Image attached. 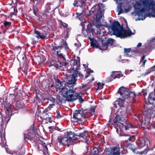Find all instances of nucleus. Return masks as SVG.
Listing matches in <instances>:
<instances>
[{
    "label": "nucleus",
    "mask_w": 155,
    "mask_h": 155,
    "mask_svg": "<svg viewBox=\"0 0 155 155\" xmlns=\"http://www.w3.org/2000/svg\"><path fill=\"white\" fill-rule=\"evenodd\" d=\"M56 82L57 83L56 87V91L64 97L67 101L73 102L78 99L80 103L83 102L84 100L81 96L79 94L75 93L76 89L73 87L67 85L63 88L62 85L63 83L61 82L59 79Z\"/></svg>",
    "instance_id": "f257e3e1"
},
{
    "label": "nucleus",
    "mask_w": 155,
    "mask_h": 155,
    "mask_svg": "<svg viewBox=\"0 0 155 155\" xmlns=\"http://www.w3.org/2000/svg\"><path fill=\"white\" fill-rule=\"evenodd\" d=\"M118 93L120 94V97L116 102L120 107L127 106L136 96L134 92L130 91L128 89L123 87L119 89Z\"/></svg>",
    "instance_id": "f03ea898"
},
{
    "label": "nucleus",
    "mask_w": 155,
    "mask_h": 155,
    "mask_svg": "<svg viewBox=\"0 0 155 155\" xmlns=\"http://www.w3.org/2000/svg\"><path fill=\"white\" fill-rule=\"evenodd\" d=\"M126 114L125 110L120 108L116 113V116L113 121L115 124H118L121 127L122 129L126 130L133 127L131 123L127 121Z\"/></svg>",
    "instance_id": "7ed1b4c3"
},
{
    "label": "nucleus",
    "mask_w": 155,
    "mask_h": 155,
    "mask_svg": "<svg viewBox=\"0 0 155 155\" xmlns=\"http://www.w3.org/2000/svg\"><path fill=\"white\" fill-rule=\"evenodd\" d=\"M91 11L95 13L93 16V18L94 20H95L97 25H96L97 33L100 34L101 32V30L100 27L102 25L101 23L104 18V11L102 4H98L94 6L91 8Z\"/></svg>",
    "instance_id": "20e7f679"
},
{
    "label": "nucleus",
    "mask_w": 155,
    "mask_h": 155,
    "mask_svg": "<svg viewBox=\"0 0 155 155\" xmlns=\"http://www.w3.org/2000/svg\"><path fill=\"white\" fill-rule=\"evenodd\" d=\"M5 110L6 114L8 116L3 117L2 119L0 118V128H2L0 131V137L2 144V147H5L6 145L5 128L6 127V125L10 120V116L12 114L11 109L9 107H6Z\"/></svg>",
    "instance_id": "39448f33"
},
{
    "label": "nucleus",
    "mask_w": 155,
    "mask_h": 155,
    "mask_svg": "<svg viewBox=\"0 0 155 155\" xmlns=\"http://www.w3.org/2000/svg\"><path fill=\"white\" fill-rule=\"evenodd\" d=\"M111 27L114 35L117 37L124 38L133 34L130 30L124 29L118 21H114Z\"/></svg>",
    "instance_id": "423d86ee"
},
{
    "label": "nucleus",
    "mask_w": 155,
    "mask_h": 155,
    "mask_svg": "<svg viewBox=\"0 0 155 155\" xmlns=\"http://www.w3.org/2000/svg\"><path fill=\"white\" fill-rule=\"evenodd\" d=\"M90 113L87 110L80 109L76 110L73 114L72 117V121L75 123L82 124V121L83 120H86L88 118V115H90Z\"/></svg>",
    "instance_id": "0eeeda50"
},
{
    "label": "nucleus",
    "mask_w": 155,
    "mask_h": 155,
    "mask_svg": "<svg viewBox=\"0 0 155 155\" xmlns=\"http://www.w3.org/2000/svg\"><path fill=\"white\" fill-rule=\"evenodd\" d=\"M80 58L78 57L74 60L71 61V68L70 70L71 72H74V73H77L78 76H79L80 78H83V75L78 71L80 67Z\"/></svg>",
    "instance_id": "6e6552de"
},
{
    "label": "nucleus",
    "mask_w": 155,
    "mask_h": 155,
    "mask_svg": "<svg viewBox=\"0 0 155 155\" xmlns=\"http://www.w3.org/2000/svg\"><path fill=\"white\" fill-rule=\"evenodd\" d=\"M87 23L84 20L81 23L82 27V32L84 36L87 35L89 32H91L93 34L95 32L94 30L92 28L91 25V24H88L87 25Z\"/></svg>",
    "instance_id": "1a4fd4ad"
},
{
    "label": "nucleus",
    "mask_w": 155,
    "mask_h": 155,
    "mask_svg": "<svg viewBox=\"0 0 155 155\" xmlns=\"http://www.w3.org/2000/svg\"><path fill=\"white\" fill-rule=\"evenodd\" d=\"M33 35L34 36L37 38L38 39H44L48 38L47 36L48 33L45 31H43V30L38 31L35 30Z\"/></svg>",
    "instance_id": "9d476101"
},
{
    "label": "nucleus",
    "mask_w": 155,
    "mask_h": 155,
    "mask_svg": "<svg viewBox=\"0 0 155 155\" xmlns=\"http://www.w3.org/2000/svg\"><path fill=\"white\" fill-rule=\"evenodd\" d=\"M73 72V73L72 74V77L71 78V79L69 80L66 84L64 82H61H61L63 83L62 85L63 88L65 87L67 85L73 87L72 85H71V84H73L75 83L76 81V78L78 77V74L77 73H74V72Z\"/></svg>",
    "instance_id": "9b49d317"
},
{
    "label": "nucleus",
    "mask_w": 155,
    "mask_h": 155,
    "mask_svg": "<svg viewBox=\"0 0 155 155\" xmlns=\"http://www.w3.org/2000/svg\"><path fill=\"white\" fill-rule=\"evenodd\" d=\"M144 7H149L152 11L155 10V3L153 0H144L142 2Z\"/></svg>",
    "instance_id": "f8f14e48"
},
{
    "label": "nucleus",
    "mask_w": 155,
    "mask_h": 155,
    "mask_svg": "<svg viewBox=\"0 0 155 155\" xmlns=\"http://www.w3.org/2000/svg\"><path fill=\"white\" fill-rule=\"evenodd\" d=\"M72 140L71 137L70 135H67L63 137L58 139V142L64 145H68Z\"/></svg>",
    "instance_id": "ddd939ff"
},
{
    "label": "nucleus",
    "mask_w": 155,
    "mask_h": 155,
    "mask_svg": "<svg viewBox=\"0 0 155 155\" xmlns=\"http://www.w3.org/2000/svg\"><path fill=\"white\" fill-rule=\"evenodd\" d=\"M145 11V9L144 8H143L141 9L138 8L137 10L136 13L138 17L137 19H136V21L144 20L146 17L145 16H143V13Z\"/></svg>",
    "instance_id": "4468645a"
},
{
    "label": "nucleus",
    "mask_w": 155,
    "mask_h": 155,
    "mask_svg": "<svg viewBox=\"0 0 155 155\" xmlns=\"http://www.w3.org/2000/svg\"><path fill=\"white\" fill-rule=\"evenodd\" d=\"M149 143V141L148 140H145L142 139V140H138L136 142V143L138 145V148H141L143 147L146 146L147 145L146 148H147V143Z\"/></svg>",
    "instance_id": "2eb2a0df"
},
{
    "label": "nucleus",
    "mask_w": 155,
    "mask_h": 155,
    "mask_svg": "<svg viewBox=\"0 0 155 155\" xmlns=\"http://www.w3.org/2000/svg\"><path fill=\"white\" fill-rule=\"evenodd\" d=\"M124 54L127 56L129 57L133 56L132 55V53H141V52L138 50H134L133 51H131V48H124Z\"/></svg>",
    "instance_id": "dca6fc26"
},
{
    "label": "nucleus",
    "mask_w": 155,
    "mask_h": 155,
    "mask_svg": "<svg viewBox=\"0 0 155 155\" xmlns=\"http://www.w3.org/2000/svg\"><path fill=\"white\" fill-rule=\"evenodd\" d=\"M25 139H30L31 138H33L35 137V133L33 128H31L28 131L27 134H25Z\"/></svg>",
    "instance_id": "f3484780"
},
{
    "label": "nucleus",
    "mask_w": 155,
    "mask_h": 155,
    "mask_svg": "<svg viewBox=\"0 0 155 155\" xmlns=\"http://www.w3.org/2000/svg\"><path fill=\"white\" fill-rule=\"evenodd\" d=\"M51 46L52 47V50L54 52L56 53V51L57 50H61V48H62V46L61 45L56 46L55 44H52L51 45Z\"/></svg>",
    "instance_id": "a211bd4d"
},
{
    "label": "nucleus",
    "mask_w": 155,
    "mask_h": 155,
    "mask_svg": "<svg viewBox=\"0 0 155 155\" xmlns=\"http://www.w3.org/2000/svg\"><path fill=\"white\" fill-rule=\"evenodd\" d=\"M44 117L46 119L48 120L50 123H51L52 120H51V114L49 112H48L47 113L44 114Z\"/></svg>",
    "instance_id": "6ab92c4d"
},
{
    "label": "nucleus",
    "mask_w": 155,
    "mask_h": 155,
    "mask_svg": "<svg viewBox=\"0 0 155 155\" xmlns=\"http://www.w3.org/2000/svg\"><path fill=\"white\" fill-rule=\"evenodd\" d=\"M154 40H155V38H153L152 39L147 41V43L145 44V47L147 48L150 50L153 48L151 46H150V44L151 43L153 42Z\"/></svg>",
    "instance_id": "aec40b11"
},
{
    "label": "nucleus",
    "mask_w": 155,
    "mask_h": 155,
    "mask_svg": "<svg viewBox=\"0 0 155 155\" xmlns=\"http://www.w3.org/2000/svg\"><path fill=\"white\" fill-rule=\"evenodd\" d=\"M88 135V132L87 131H84L83 133H80L79 135L75 134L76 136H79L86 139Z\"/></svg>",
    "instance_id": "412c9836"
},
{
    "label": "nucleus",
    "mask_w": 155,
    "mask_h": 155,
    "mask_svg": "<svg viewBox=\"0 0 155 155\" xmlns=\"http://www.w3.org/2000/svg\"><path fill=\"white\" fill-rule=\"evenodd\" d=\"M54 105V103L50 104L48 107L43 110V113L44 114L47 113L48 112V111H49Z\"/></svg>",
    "instance_id": "4be33fe9"
},
{
    "label": "nucleus",
    "mask_w": 155,
    "mask_h": 155,
    "mask_svg": "<svg viewBox=\"0 0 155 155\" xmlns=\"http://www.w3.org/2000/svg\"><path fill=\"white\" fill-rule=\"evenodd\" d=\"M114 40L112 38H109L108 39L107 41H106V45L107 47V46L111 45V46L114 44Z\"/></svg>",
    "instance_id": "5701e85b"
},
{
    "label": "nucleus",
    "mask_w": 155,
    "mask_h": 155,
    "mask_svg": "<svg viewBox=\"0 0 155 155\" xmlns=\"http://www.w3.org/2000/svg\"><path fill=\"white\" fill-rule=\"evenodd\" d=\"M149 114H151L153 117L155 116V107L152 108L151 110H149L148 111Z\"/></svg>",
    "instance_id": "b1692460"
},
{
    "label": "nucleus",
    "mask_w": 155,
    "mask_h": 155,
    "mask_svg": "<svg viewBox=\"0 0 155 155\" xmlns=\"http://www.w3.org/2000/svg\"><path fill=\"white\" fill-rule=\"evenodd\" d=\"M11 24V22L10 21H5L3 23L4 26L6 28L9 27Z\"/></svg>",
    "instance_id": "393cba45"
},
{
    "label": "nucleus",
    "mask_w": 155,
    "mask_h": 155,
    "mask_svg": "<svg viewBox=\"0 0 155 155\" xmlns=\"http://www.w3.org/2000/svg\"><path fill=\"white\" fill-rule=\"evenodd\" d=\"M54 116L57 118H59L61 117L62 116L60 115V113L59 111L56 110V112L54 113Z\"/></svg>",
    "instance_id": "a878e982"
},
{
    "label": "nucleus",
    "mask_w": 155,
    "mask_h": 155,
    "mask_svg": "<svg viewBox=\"0 0 155 155\" xmlns=\"http://www.w3.org/2000/svg\"><path fill=\"white\" fill-rule=\"evenodd\" d=\"M9 153L12 155H21V154L19 152L16 151H10Z\"/></svg>",
    "instance_id": "bb28decb"
},
{
    "label": "nucleus",
    "mask_w": 155,
    "mask_h": 155,
    "mask_svg": "<svg viewBox=\"0 0 155 155\" xmlns=\"http://www.w3.org/2000/svg\"><path fill=\"white\" fill-rule=\"evenodd\" d=\"M14 107H15V110H17L21 107L19 102H17L15 104V106H14Z\"/></svg>",
    "instance_id": "cd10ccee"
},
{
    "label": "nucleus",
    "mask_w": 155,
    "mask_h": 155,
    "mask_svg": "<svg viewBox=\"0 0 155 155\" xmlns=\"http://www.w3.org/2000/svg\"><path fill=\"white\" fill-rule=\"evenodd\" d=\"M145 56H143L142 58H141V59L140 60V62H142V61L143 62L142 64V65L143 67H144L145 66V64L147 61V60H144V59H145Z\"/></svg>",
    "instance_id": "c85d7f7f"
},
{
    "label": "nucleus",
    "mask_w": 155,
    "mask_h": 155,
    "mask_svg": "<svg viewBox=\"0 0 155 155\" xmlns=\"http://www.w3.org/2000/svg\"><path fill=\"white\" fill-rule=\"evenodd\" d=\"M60 52L61 51L60 50H57V51H56L57 55L60 58H64V57L63 56L62 54L61 53H60Z\"/></svg>",
    "instance_id": "c756f323"
},
{
    "label": "nucleus",
    "mask_w": 155,
    "mask_h": 155,
    "mask_svg": "<svg viewBox=\"0 0 155 155\" xmlns=\"http://www.w3.org/2000/svg\"><path fill=\"white\" fill-rule=\"evenodd\" d=\"M117 73V72L116 71H114L112 72V74L110 75V77L111 78L114 79H115V76H116Z\"/></svg>",
    "instance_id": "7c9ffc66"
},
{
    "label": "nucleus",
    "mask_w": 155,
    "mask_h": 155,
    "mask_svg": "<svg viewBox=\"0 0 155 155\" xmlns=\"http://www.w3.org/2000/svg\"><path fill=\"white\" fill-rule=\"evenodd\" d=\"M91 44L92 46L95 47L96 48L98 47V44H97L95 41H93V42H91Z\"/></svg>",
    "instance_id": "2f4dec72"
},
{
    "label": "nucleus",
    "mask_w": 155,
    "mask_h": 155,
    "mask_svg": "<svg viewBox=\"0 0 155 155\" xmlns=\"http://www.w3.org/2000/svg\"><path fill=\"white\" fill-rule=\"evenodd\" d=\"M104 84L103 83H101L99 82L97 84V85L98 86V88L100 89H102L103 88V87L104 85Z\"/></svg>",
    "instance_id": "473e14b6"
},
{
    "label": "nucleus",
    "mask_w": 155,
    "mask_h": 155,
    "mask_svg": "<svg viewBox=\"0 0 155 155\" xmlns=\"http://www.w3.org/2000/svg\"><path fill=\"white\" fill-rule=\"evenodd\" d=\"M51 5V3L49 2H48L46 4L45 8L46 9H47V10L49 11L51 9L50 7V6Z\"/></svg>",
    "instance_id": "72a5a7b5"
},
{
    "label": "nucleus",
    "mask_w": 155,
    "mask_h": 155,
    "mask_svg": "<svg viewBox=\"0 0 155 155\" xmlns=\"http://www.w3.org/2000/svg\"><path fill=\"white\" fill-rule=\"evenodd\" d=\"M120 152L117 151L113 152V153H110V154H108V155H120Z\"/></svg>",
    "instance_id": "f704fd0d"
},
{
    "label": "nucleus",
    "mask_w": 155,
    "mask_h": 155,
    "mask_svg": "<svg viewBox=\"0 0 155 155\" xmlns=\"http://www.w3.org/2000/svg\"><path fill=\"white\" fill-rule=\"evenodd\" d=\"M148 150L147 149H145L143 151L140 152H139V154H146L147 153Z\"/></svg>",
    "instance_id": "c9c22d12"
},
{
    "label": "nucleus",
    "mask_w": 155,
    "mask_h": 155,
    "mask_svg": "<svg viewBox=\"0 0 155 155\" xmlns=\"http://www.w3.org/2000/svg\"><path fill=\"white\" fill-rule=\"evenodd\" d=\"M90 111L91 112H89L90 113V114H89L90 115H88L87 116V117H88V118L89 117V116H90L92 115L93 114L92 113H93V114H94V112L95 111V110L94 108H93L91 110H90Z\"/></svg>",
    "instance_id": "e433bc0d"
},
{
    "label": "nucleus",
    "mask_w": 155,
    "mask_h": 155,
    "mask_svg": "<svg viewBox=\"0 0 155 155\" xmlns=\"http://www.w3.org/2000/svg\"><path fill=\"white\" fill-rule=\"evenodd\" d=\"M48 100L51 102L53 103H54L55 101V99L52 97L49 98Z\"/></svg>",
    "instance_id": "4c0bfd02"
},
{
    "label": "nucleus",
    "mask_w": 155,
    "mask_h": 155,
    "mask_svg": "<svg viewBox=\"0 0 155 155\" xmlns=\"http://www.w3.org/2000/svg\"><path fill=\"white\" fill-rule=\"evenodd\" d=\"M118 15H119L120 14H121L122 12V8L120 7L119 8H118Z\"/></svg>",
    "instance_id": "58836bf2"
},
{
    "label": "nucleus",
    "mask_w": 155,
    "mask_h": 155,
    "mask_svg": "<svg viewBox=\"0 0 155 155\" xmlns=\"http://www.w3.org/2000/svg\"><path fill=\"white\" fill-rule=\"evenodd\" d=\"M117 149V147H111L110 148V150H113L114 151H115Z\"/></svg>",
    "instance_id": "ea45409f"
},
{
    "label": "nucleus",
    "mask_w": 155,
    "mask_h": 155,
    "mask_svg": "<svg viewBox=\"0 0 155 155\" xmlns=\"http://www.w3.org/2000/svg\"><path fill=\"white\" fill-rule=\"evenodd\" d=\"M121 76H122L121 74H117V73L116 76L115 77V79L116 78H119Z\"/></svg>",
    "instance_id": "a19ab883"
},
{
    "label": "nucleus",
    "mask_w": 155,
    "mask_h": 155,
    "mask_svg": "<svg viewBox=\"0 0 155 155\" xmlns=\"http://www.w3.org/2000/svg\"><path fill=\"white\" fill-rule=\"evenodd\" d=\"M152 94H150L149 96L148 97V100L149 101H150L151 100H152V97H151ZM152 99L153 100H154L153 98Z\"/></svg>",
    "instance_id": "79ce46f5"
},
{
    "label": "nucleus",
    "mask_w": 155,
    "mask_h": 155,
    "mask_svg": "<svg viewBox=\"0 0 155 155\" xmlns=\"http://www.w3.org/2000/svg\"><path fill=\"white\" fill-rule=\"evenodd\" d=\"M62 25L65 27V28H67L68 26V25L65 23H64V22H62Z\"/></svg>",
    "instance_id": "37998d69"
},
{
    "label": "nucleus",
    "mask_w": 155,
    "mask_h": 155,
    "mask_svg": "<svg viewBox=\"0 0 155 155\" xmlns=\"http://www.w3.org/2000/svg\"><path fill=\"white\" fill-rule=\"evenodd\" d=\"M136 5L137 6H141L142 4L140 2H137L136 3Z\"/></svg>",
    "instance_id": "c03bdc74"
},
{
    "label": "nucleus",
    "mask_w": 155,
    "mask_h": 155,
    "mask_svg": "<svg viewBox=\"0 0 155 155\" xmlns=\"http://www.w3.org/2000/svg\"><path fill=\"white\" fill-rule=\"evenodd\" d=\"M95 154H97L98 153V150L96 148L95 149Z\"/></svg>",
    "instance_id": "a18cd8bd"
},
{
    "label": "nucleus",
    "mask_w": 155,
    "mask_h": 155,
    "mask_svg": "<svg viewBox=\"0 0 155 155\" xmlns=\"http://www.w3.org/2000/svg\"><path fill=\"white\" fill-rule=\"evenodd\" d=\"M151 15L153 17H155V11L151 13Z\"/></svg>",
    "instance_id": "49530a36"
},
{
    "label": "nucleus",
    "mask_w": 155,
    "mask_h": 155,
    "mask_svg": "<svg viewBox=\"0 0 155 155\" xmlns=\"http://www.w3.org/2000/svg\"><path fill=\"white\" fill-rule=\"evenodd\" d=\"M134 136H132V137H130L129 136V137L128 138V140H129V141H131V139L132 137H134Z\"/></svg>",
    "instance_id": "de8ad7c7"
},
{
    "label": "nucleus",
    "mask_w": 155,
    "mask_h": 155,
    "mask_svg": "<svg viewBox=\"0 0 155 155\" xmlns=\"http://www.w3.org/2000/svg\"><path fill=\"white\" fill-rule=\"evenodd\" d=\"M141 45H142L141 43L140 42V43H138V44H137V47H139L141 46Z\"/></svg>",
    "instance_id": "09e8293b"
},
{
    "label": "nucleus",
    "mask_w": 155,
    "mask_h": 155,
    "mask_svg": "<svg viewBox=\"0 0 155 155\" xmlns=\"http://www.w3.org/2000/svg\"><path fill=\"white\" fill-rule=\"evenodd\" d=\"M63 43H64V44L66 45V47H65V49H68L69 48H68V47H67V46L66 43L65 42H63Z\"/></svg>",
    "instance_id": "8fccbe9b"
},
{
    "label": "nucleus",
    "mask_w": 155,
    "mask_h": 155,
    "mask_svg": "<svg viewBox=\"0 0 155 155\" xmlns=\"http://www.w3.org/2000/svg\"><path fill=\"white\" fill-rule=\"evenodd\" d=\"M143 95H144V96H146L147 95V92H146V91H145V92H143Z\"/></svg>",
    "instance_id": "3c124183"
},
{
    "label": "nucleus",
    "mask_w": 155,
    "mask_h": 155,
    "mask_svg": "<svg viewBox=\"0 0 155 155\" xmlns=\"http://www.w3.org/2000/svg\"><path fill=\"white\" fill-rule=\"evenodd\" d=\"M109 149H107V148H106V150H105V151L106 152H108L109 150H108Z\"/></svg>",
    "instance_id": "603ef678"
},
{
    "label": "nucleus",
    "mask_w": 155,
    "mask_h": 155,
    "mask_svg": "<svg viewBox=\"0 0 155 155\" xmlns=\"http://www.w3.org/2000/svg\"><path fill=\"white\" fill-rule=\"evenodd\" d=\"M49 128L50 129H53V127H52V126L49 127Z\"/></svg>",
    "instance_id": "864d4df0"
},
{
    "label": "nucleus",
    "mask_w": 155,
    "mask_h": 155,
    "mask_svg": "<svg viewBox=\"0 0 155 155\" xmlns=\"http://www.w3.org/2000/svg\"><path fill=\"white\" fill-rule=\"evenodd\" d=\"M80 15L78 16V18L79 19L81 20V19H80Z\"/></svg>",
    "instance_id": "5fc2aeb1"
},
{
    "label": "nucleus",
    "mask_w": 155,
    "mask_h": 155,
    "mask_svg": "<svg viewBox=\"0 0 155 155\" xmlns=\"http://www.w3.org/2000/svg\"><path fill=\"white\" fill-rule=\"evenodd\" d=\"M45 148L47 150H48L47 147L46 146H45Z\"/></svg>",
    "instance_id": "6e6d98bb"
},
{
    "label": "nucleus",
    "mask_w": 155,
    "mask_h": 155,
    "mask_svg": "<svg viewBox=\"0 0 155 155\" xmlns=\"http://www.w3.org/2000/svg\"><path fill=\"white\" fill-rule=\"evenodd\" d=\"M93 72V71L92 70H90V73H92V72Z\"/></svg>",
    "instance_id": "4d7b16f0"
},
{
    "label": "nucleus",
    "mask_w": 155,
    "mask_h": 155,
    "mask_svg": "<svg viewBox=\"0 0 155 155\" xmlns=\"http://www.w3.org/2000/svg\"><path fill=\"white\" fill-rule=\"evenodd\" d=\"M74 6H76V5H75V2L74 4Z\"/></svg>",
    "instance_id": "13d9d810"
},
{
    "label": "nucleus",
    "mask_w": 155,
    "mask_h": 155,
    "mask_svg": "<svg viewBox=\"0 0 155 155\" xmlns=\"http://www.w3.org/2000/svg\"><path fill=\"white\" fill-rule=\"evenodd\" d=\"M67 64V63H65V64H64V65L65 66H66V65Z\"/></svg>",
    "instance_id": "bf43d9fd"
},
{
    "label": "nucleus",
    "mask_w": 155,
    "mask_h": 155,
    "mask_svg": "<svg viewBox=\"0 0 155 155\" xmlns=\"http://www.w3.org/2000/svg\"><path fill=\"white\" fill-rule=\"evenodd\" d=\"M88 75H87V76H85L86 78H87V77H88Z\"/></svg>",
    "instance_id": "052dcab7"
},
{
    "label": "nucleus",
    "mask_w": 155,
    "mask_h": 155,
    "mask_svg": "<svg viewBox=\"0 0 155 155\" xmlns=\"http://www.w3.org/2000/svg\"><path fill=\"white\" fill-rule=\"evenodd\" d=\"M34 14L35 15V11H34Z\"/></svg>",
    "instance_id": "680f3d73"
},
{
    "label": "nucleus",
    "mask_w": 155,
    "mask_h": 155,
    "mask_svg": "<svg viewBox=\"0 0 155 155\" xmlns=\"http://www.w3.org/2000/svg\"><path fill=\"white\" fill-rule=\"evenodd\" d=\"M83 66H84V67H85V64H83Z\"/></svg>",
    "instance_id": "e2e57ef3"
},
{
    "label": "nucleus",
    "mask_w": 155,
    "mask_h": 155,
    "mask_svg": "<svg viewBox=\"0 0 155 155\" xmlns=\"http://www.w3.org/2000/svg\"><path fill=\"white\" fill-rule=\"evenodd\" d=\"M48 115H49L48 114V115H47V117H49Z\"/></svg>",
    "instance_id": "0e129e2a"
},
{
    "label": "nucleus",
    "mask_w": 155,
    "mask_h": 155,
    "mask_svg": "<svg viewBox=\"0 0 155 155\" xmlns=\"http://www.w3.org/2000/svg\"><path fill=\"white\" fill-rule=\"evenodd\" d=\"M132 71V70H130V71Z\"/></svg>",
    "instance_id": "69168bd1"
},
{
    "label": "nucleus",
    "mask_w": 155,
    "mask_h": 155,
    "mask_svg": "<svg viewBox=\"0 0 155 155\" xmlns=\"http://www.w3.org/2000/svg\"><path fill=\"white\" fill-rule=\"evenodd\" d=\"M74 140H76V139H73V141H74Z\"/></svg>",
    "instance_id": "338daca9"
},
{
    "label": "nucleus",
    "mask_w": 155,
    "mask_h": 155,
    "mask_svg": "<svg viewBox=\"0 0 155 155\" xmlns=\"http://www.w3.org/2000/svg\"><path fill=\"white\" fill-rule=\"evenodd\" d=\"M153 67L155 68V65Z\"/></svg>",
    "instance_id": "774afa93"
}]
</instances>
